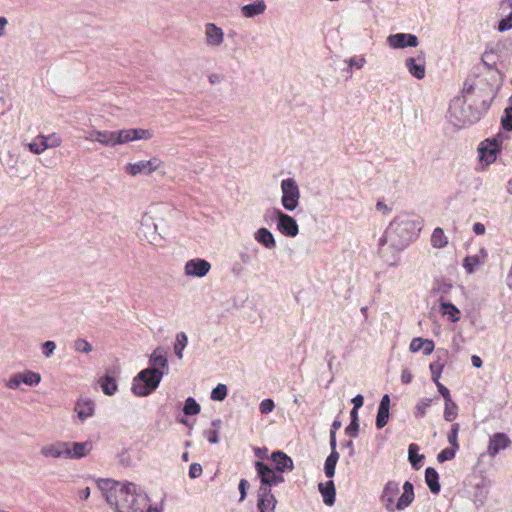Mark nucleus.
Here are the masks:
<instances>
[{"label":"nucleus","instance_id":"f257e3e1","mask_svg":"<svg viewBox=\"0 0 512 512\" xmlns=\"http://www.w3.org/2000/svg\"><path fill=\"white\" fill-rule=\"evenodd\" d=\"M106 500L117 512H144L146 509V497L135 492L134 484L115 485L106 494Z\"/></svg>","mask_w":512,"mask_h":512},{"label":"nucleus","instance_id":"f03ea898","mask_svg":"<svg viewBox=\"0 0 512 512\" xmlns=\"http://www.w3.org/2000/svg\"><path fill=\"white\" fill-rule=\"evenodd\" d=\"M152 131L148 129H122L119 131L108 130H90L85 136V140L89 142H98L106 147H114L135 140L151 139Z\"/></svg>","mask_w":512,"mask_h":512},{"label":"nucleus","instance_id":"7ed1b4c3","mask_svg":"<svg viewBox=\"0 0 512 512\" xmlns=\"http://www.w3.org/2000/svg\"><path fill=\"white\" fill-rule=\"evenodd\" d=\"M163 375V371L147 369L140 371L133 380V393L139 397L148 396L159 386Z\"/></svg>","mask_w":512,"mask_h":512},{"label":"nucleus","instance_id":"20e7f679","mask_svg":"<svg viewBox=\"0 0 512 512\" xmlns=\"http://www.w3.org/2000/svg\"><path fill=\"white\" fill-rule=\"evenodd\" d=\"M282 189V205L286 210L293 211L299 203L300 191L292 178L284 179L281 183Z\"/></svg>","mask_w":512,"mask_h":512},{"label":"nucleus","instance_id":"39448f33","mask_svg":"<svg viewBox=\"0 0 512 512\" xmlns=\"http://www.w3.org/2000/svg\"><path fill=\"white\" fill-rule=\"evenodd\" d=\"M255 469L257 475L261 480L260 487H266L271 489L272 486L284 482V478L280 473H277L275 470H273L270 466H268L262 461H256Z\"/></svg>","mask_w":512,"mask_h":512},{"label":"nucleus","instance_id":"423d86ee","mask_svg":"<svg viewBox=\"0 0 512 512\" xmlns=\"http://www.w3.org/2000/svg\"><path fill=\"white\" fill-rule=\"evenodd\" d=\"M161 165L162 161L157 157H153L150 160H141L136 163H129L126 166V172L131 176H136L141 173L151 174Z\"/></svg>","mask_w":512,"mask_h":512},{"label":"nucleus","instance_id":"0eeeda50","mask_svg":"<svg viewBox=\"0 0 512 512\" xmlns=\"http://www.w3.org/2000/svg\"><path fill=\"white\" fill-rule=\"evenodd\" d=\"M277 500L270 488L259 487L257 492L258 512H275Z\"/></svg>","mask_w":512,"mask_h":512},{"label":"nucleus","instance_id":"6e6552de","mask_svg":"<svg viewBox=\"0 0 512 512\" xmlns=\"http://www.w3.org/2000/svg\"><path fill=\"white\" fill-rule=\"evenodd\" d=\"M500 151L499 143L494 140H485L480 144L479 157L481 161H484L487 165L493 163L496 160L497 154Z\"/></svg>","mask_w":512,"mask_h":512},{"label":"nucleus","instance_id":"1a4fd4ad","mask_svg":"<svg viewBox=\"0 0 512 512\" xmlns=\"http://www.w3.org/2000/svg\"><path fill=\"white\" fill-rule=\"evenodd\" d=\"M211 269V264L200 258L191 259L186 262L185 274L193 277H204Z\"/></svg>","mask_w":512,"mask_h":512},{"label":"nucleus","instance_id":"9d476101","mask_svg":"<svg viewBox=\"0 0 512 512\" xmlns=\"http://www.w3.org/2000/svg\"><path fill=\"white\" fill-rule=\"evenodd\" d=\"M510 445L511 440L505 433H495L489 439L487 453L489 456L495 457L501 450L508 448Z\"/></svg>","mask_w":512,"mask_h":512},{"label":"nucleus","instance_id":"9b49d317","mask_svg":"<svg viewBox=\"0 0 512 512\" xmlns=\"http://www.w3.org/2000/svg\"><path fill=\"white\" fill-rule=\"evenodd\" d=\"M278 216V229L284 235L295 237L298 234V225L295 219L280 210L276 211Z\"/></svg>","mask_w":512,"mask_h":512},{"label":"nucleus","instance_id":"f8f14e48","mask_svg":"<svg viewBox=\"0 0 512 512\" xmlns=\"http://www.w3.org/2000/svg\"><path fill=\"white\" fill-rule=\"evenodd\" d=\"M390 47L395 49L405 47H416L418 45V38L413 34L397 33L390 35L387 38Z\"/></svg>","mask_w":512,"mask_h":512},{"label":"nucleus","instance_id":"ddd939ff","mask_svg":"<svg viewBox=\"0 0 512 512\" xmlns=\"http://www.w3.org/2000/svg\"><path fill=\"white\" fill-rule=\"evenodd\" d=\"M69 454L67 442H54L41 448V455L46 458H67Z\"/></svg>","mask_w":512,"mask_h":512},{"label":"nucleus","instance_id":"4468645a","mask_svg":"<svg viewBox=\"0 0 512 512\" xmlns=\"http://www.w3.org/2000/svg\"><path fill=\"white\" fill-rule=\"evenodd\" d=\"M399 483L396 481H388L381 494V501L384 503L388 511H394L395 499L399 494Z\"/></svg>","mask_w":512,"mask_h":512},{"label":"nucleus","instance_id":"2eb2a0df","mask_svg":"<svg viewBox=\"0 0 512 512\" xmlns=\"http://www.w3.org/2000/svg\"><path fill=\"white\" fill-rule=\"evenodd\" d=\"M425 64V57L422 54L418 55L417 57L407 58L405 60V67L409 73L417 79H423L425 77Z\"/></svg>","mask_w":512,"mask_h":512},{"label":"nucleus","instance_id":"dca6fc26","mask_svg":"<svg viewBox=\"0 0 512 512\" xmlns=\"http://www.w3.org/2000/svg\"><path fill=\"white\" fill-rule=\"evenodd\" d=\"M74 411L80 420L84 421L95 413V402L87 397H80L75 403Z\"/></svg>","mask_w":512,"mask_h":512},{"label":"nucleus","instance_id":"f3484780","mask_svg":"<svg viewBox=\"0 0 512 512\" xmlns=\"http://www.w3.org/2000/svg\"><path fill=\"white\" fill-rule=\"evenodd\" d=\"M69 454L67 458L78 459L86 456L92 450V442H67Z\"/></svg>","mask_w":512,"mask_h":512},{"label":"nucleus","instance_id":"a211bd4d","mask_svg":"<svg viewBox=\"0 0 512 512\" xmlns=\"http://www.w3.org/2000/svg\"><path fill=\"white\" fill-rule=\"evenodd\" d=\"M206 43L210 46H219L224 40V33L221 28L213 23L205 26Z\"/></svg>","mask_w":512,"mask_h":512},{"label":"nucleus","instance_id":"6ab92c4d","mask_svg":"<svg viewBox=\"0 0 512 512\" xmlns=\"http://www.w3.org/2000/svg\"><path fill=\"white\" fill-rule=\"evenodd\" d=\"M414 497L415 494L413 484L409 481H406L403 485V493L394 505V510H404L413 502Z\"/></svg>","mask_w":512,"mask_h":512},{"label":"nucleus","instance_id":"aec40b11","mask_svg":"<svg viewBox=\"0 0 512 512\" xmlns=\"http://www.w3.org/2000/svg\"><path fill=\"white\" fill-rule=\"evenodd\" d=\"M271 459L274 462V464L276 465V469L278 472L293 470V461L284 452H281V451L273 452L271 455Z\"/></svg>","mask_w":512,"mask_h":512},{"label":"nucleus","instance_id":"412c9836","mask_svg":"<svg viewBox=\"0 0 512 512\" xmlns=\"http://www.w3.org/2000/svg\"><path fill=\"white\" fill-rule=\"evenodd\" d=\"M434 348L435 344L433 340L423 339L421 337L412 339L409 346L411 352L416 353L422 350L424 355H430L434 351Z\"/></svg>","mask_w":512,"mask_h":512},{"label":"nucleus","instance_id":"4be33fe9","mask_svg":"<svg viewBox=\"0 0 512 512\" xmlns=\"http://www.w3.org/2000/svg\"><path fill=\"white\" fill-rule=\"evenodd\" d=\"M255 240L267 249H274L276 241L273 234L267 228H260L255 233Z\"/></svg>","mask_w":512,"mask_h":512},{"label":"nucleus","instance_id":"5701e85b","mask_svg":"<svg viewBox=\"0 0 512 512\" xmlns=\"http://www.w3.org/2000/svg\"><path fill=\"white\" fill-rule=\"evenodd\" d=\"M266 9V4L263 0H256L254 3L244 5L241 8L242 14L247 17L251 18L256 15L262 14Z\"/></svg>","mask_w":512,"mask_h":512},{"label":"nucleus","instance_id":"b1692460","mask_svg":"<svg viewBox=\"0 0 512 512\" xmlns=\"http://www.w3.org/2000/svg\"><path fill=\"white\" fill-rule=\"evenodd\" d=\"M425 481H426V484L429 487L430 491L433 494L439 493V491H440L439 474L434 468L428 467L426 469Z\"/></svg>","mask_w":512,"mask_h":512},{"label":"nucleus","instance_id":"393cba45","mask_svg":"<svg viewBox=\"0 0 512 512\" xmlns=\"http://www.w3.org/2000/svg\"><path fill=\"white\" fill-rule=\"evenodd\" d=\"M319 490L323 496V502L326 505H333L335 502V486L333 481H328L325 484H319Z\"/></svg>","mask_w":512,"mask_h":512},{"label":"nucleus","instance_id":"a878e982","mask_svg":"<svg viewBox=\"0 0 512 512\" xmlns=\"http://www.w3.org/2000/svg\"><path fill=\"white\" fill-rule=\"evenodd\" d=\"M151 368H146L147 370H156V371H162L163 369L167 368L168 361L165 355L159 353L157 350H155L149 360Z\"/></svg>","mask_w":512,"mask_h":512},{"label":"nucleus","instance_id":"bb28decb","mask_svg":"<svg viewBox=\"0 0 512 512\" xmlns=\"http://www.w3.org/2000/svg\"><path fill=\"white\" fill-rule=\"evenodd\" d=\"M448 244V238L444 233V230L440 227H437L433 230L431 235V245L434 248L442 249L446 247Z\"/></svg>","mask_w":512,"mask_h":512},{"label":"nucleus","instance_id":"cd10ccee","mask_svg":"<svg viewBox=\"0 0 512 512\" xmlns=\"http://www.w3.org/2000/svg\"><path fill=\"white\" fill-rule=\"evenodd\" d=\"M29 151L35 155L42 154L48 149V143L44 142L41 135H37L30 143L27 144Z\"/></svg>","mask_w":512,"mask_h":512},{"label":"nucleus","instance_id":"c85d7f7f","mask_svg":"<svg viewBox=\"0 0 512 512\" xmlns=\"http://www.w3.org/2000/svg\"><path fill=\"white\" fill-rule=\"evenodd\" d=\"M339 460V453L334 452L330 453V455L325 460L324 470L325 474L328 478H332L335 475L336 464Z\"/></svg>","mask_w":512,"mask_h":512},{"label":"nucleus","instance_id":"c756f323","mask_svg":"<svg viewBox=\"0 0 512 512\" xmlns=\"http://www.w3.org/2000/svg\"><path fill=\"white\" fill-rule=\"evenodd\" d=\"M99 383L103 392L108 396H112L117 391V384L113 377L105 376L100 379Z\"/></svg>","mask_w":512,"mask_h":512},{"label":"nucleus","instance_id":"7c9ffc66","mask_svg":"<svg viewBox=\"0 0 512 512\" xmlns=\"http://www.w3.org/2000/svg\"><path fill=\"white\" fill-rule=\"evenodd\" d=\"M458 407L456 403L452 400L445 401V409H444V419L448 422H452L456 419Z\"/></svg>","mask_w":512,"mask_h":512},{"label":"nucleus","instance_id":"2f4dec72","mask_svg":"<svg viewBox=\"0 0 512 512\" xmlns=\"http://www.w3.org/2000/svg\"><path fill=\"white\" fill-rule=\"evenodd\" d=\"M441 311L444 315H449L450 320L452 322H457L459 320V309L453 305L452 303H442Z\"/></svg>","mask_w":512,"mask_h":512},{"label":"nucleus","instance_id":"473e14b6","mask_svg":"<svg viewBox=\"0 0 512 512\" xmlns=\"http://www.w3.org/2000/svg\"><path fill=\"white\" fill-rule=\"evenodd\" d=\"M187 343H188V339H187L186 334L184 332L178 333L176 336V343L174 345V351L179 359H181L183 357L182 352L185 349Z\"/></svg>","mask_w":512,"mask_h":512},{"label":"nucleus","instance_id":"72a5a7b5","mask_svg":"<svg viewBox=\"0 0 512 512\" xmlns=\"http://www.w3.org/2000/svg\"><path fill=\"white\" fill-rule=\"evenodd\" d=\"M419 447L417 444H410L408 448L409 461L414 468H418L417 464L421 462L424 458L423 455L418 454Z\"/></svg>","mask_w":512,"mask_h":512},{"label":"nucleus","instance_id":"f704fd0d","mask_svg":"<svg viewBox=\"0 0 512 512\" xmlns=\"http://www.w3.org/2000/svg\"><path fill=\"white\" fill-rule=\"evenodd\" d=\"M186 415H197L200 412V405L191 397L187 398L183 408Z\"/></svg>","mask_w":512,"mask_h":512},{"label":"nucleus","instance_id":"c9c22d12","mask_svg":"<svg viewBox=\"0 0 512 512\" xmlns=\"http://www.w3.org/2000/svg\"><path fill=\"white\" fill-rule=\"evenodd\" d=\"M41 138L44 140V142L48 143V148H57L60 147L62 144V138L55 132L44 135L40 134Z\"/></svg>","mask_w":512,"mask_h":512},{"label":"nucleus","instance_id":"e433bc0d","mask_svg":"<svg viewBox=\"0 0 512 512\" xmlns=\"http://www.w3.org/2000/svg\"><path fill=\"white\" fill-rule=\"evenodd\" d=\"M480 264L479 257L476 255L467 256L463 261V267L468 274H471L475 271L476 267Z\"/></svg>","mask_w":512,"mask_h":512},{"label":"nucleus","instance_id":"4c0bfd02","mask_svg":"<svg viewBox=\"0 0 512 512\" xmlns=\"http://www.w3.org/2000/svg\"><path fill=\"white\" fill-rule=\"evenodd\" d=\"M22 374V381L23 383L29 385V386H34V385H37L40 383L41 381V376L40 374L38 373H35V372H32V371H26L24 373H21Z\"/></svg>","mask_w":512,"mask_h":512},{"label":"nucleus","instance_id":"58836bf2","mask_svg":"<svg viewBox=\"0 0 512 512\" xmlns=\"http://www.w3.org/2000/svg\"><path fill=\"white\" fill-rule=\"evenodd\" d=\"M227 396V387L224 384H218L211 392V399L214 401H223Z\"/></svg>","mask_w":512,"mask_h":512},{"label":"nucleus","instance_id":"ea45409f","mask_svg":"<svg viewBox=\"0 0 512 512\" xmlns=\"http://www.w3.org/2000/svg\"><path fill=\"white\" fill-rule=\"evenodd\" d=\"M432 403V399L424 398L418 401V403L415 406V416L416 417H423L426 415V410L428 407H430Z\"/></svg>","mask_w":512,"mask_h":512},{"label":"nucleus","instance_id":"a19ab883","mask_svg":"<svg viewBox=\"0 0 512 512\" xmlns=\"http://www.w3.org/2000/svg\"><path fill=\"white\" fill-rule=\"evenodd\" d=\"M389 420V410L378 408L376 417V427L378 429L383 428Z\"/></svg>","mask_w":512,"mask_h":512},{"label":"nucleus","instance_id":"79ce46f5","mask_svg":"<svg viewBox=\"0 0 512 512\" xmlns=\"http://www.w3.org/2000/svg\"><path fill=\"white\" fill-rule=\"evenodd\" d=\"M501 123L505 130L512 131V107H508L504 110Z\"/></svg>","mask_w":512,"mask_h":512},{"label":"nucleus","instance_id":"37998d69","mask_svg":"<svg viewBox=\"0 0 512 512\" xmlns=\"http://www.w3.org/2000/svg\"><path fill=\"white\" fill-rule=\"evenodd\" d=\"M443 368H444V364L439 361H436V362H433L430 364V371H431L432 379L434 382L439 381V379L441 377V373L443 371Z\"/></svg>","mask_w":512,"mask_h":512},{"label":"nucleus","instance_id":"c03bdc74","mask_svg":"<svg viewBox=\"0 0 512 512\" xmlns=\"http://www.w3.org/2000/svg\"><path fill=\"white\" fill-rule=\"evenodd\" d=\"M456 452L457 450L453 448H445L437 455V460L441 463L452 460L455 457Z\"/></svg>","mask_w":512,"mask_h":512},{"label":"nucleus","instance_id":"a18cd8bd","mask_svg":"<svg viewBox=\"0 0 512 512\" xmlns=\"http://www.w3.org/2000/svg\"><path fill=\"white\" fill-rule=\"evenodd\" d=\"M74 348L78 352L89 353L92 351L91 344L85 339H77L74 343Z\"/></svg>","mask_w":512,"mask_h":512},{"label":"nucleus","instance_id":"49530a36","mask_svg":"<svg viewBox=\"0 0 512 512\" xmlns=\"http://www.w3.org/2000/svg\"><path fill=\"white\" fill-rule=\"evenodd\" d=\"M275 405L273 400L271 399H264L261 401L259 405V410L262 414H268L273 411Z\"/></svg>","mask_w":512,"mask_h":512},{"label":"nucleus","instance_id":"de8ad7c7","mask_svg":"<svg viewBox=\"0 0 512 512\" xmlns=\"http://www.w3.org/2000/svg\"><path fill=\"white\" fill-rule=\"evenodd\" d=\"M510 29H512V11L507 17L503 18L498 25V30L500 32H504Z\"/></svg>","mask_w":512,"mask_h":512},{"label":"nucleus","instance_id":"09e8293b","mask_svg":"<svg viewBox=\"0 0 512 512\" xmlns=\"http://www.w3.org/2000/svg\"><path fill=\"white\" fill-rule=\"evenodd\" d=\"M202 466L199 463H192L189 467V477L196 479L202 475Z\"/></svg>","mask_w":512,"mask_h":512},{"label":"nucleus","instance_id":"8fccbe9b","mask_svg":"<svg viewBox=\"0 0 512 512\" xmlns=\"http://www.w3.org/2000/svg\"><path fill=\"white\" fill-rule=\"evenodd\" d=\"M395 225V232L401 233L404 230H407L409 227L413 226V222L410 220H402L400 222H394L392 226Z\"/></svg>","mask_w":512,"mask_h":512},{"label":"nucleus","instance_id":"3c124183","mask_svg":"<svg viewBox=\"0 0 512 512\" xmlns=\"http://www.w3.org/2000/svg\"><path fill=\"white\" fill-rule=\"evenodd\" d=\"M22 374L17 373L13 375L7 382V387L10 389H16L21 383H23Z\"/></svg>","mask_w":512,"mask_h":512},{"label":"nucleus","instance_id":"603ef678","mask_svg":"<svg viewBox=\"0 0 512 512\" xmlns=\"http://www.w3.org/2000/svg\"><path fill=\"white\" fill-rule=\"evenodd\" d=\"M359 424L356 421H351L350 424L346 427L345 432L348 436L355 438L358 435Z\"/></svg>","mask_w":512,"mask_h":512},{"label":"nucleus","instance_id":"864d4df0","mask_svg":"<svg viewBox=\"0 0 512 512\" xmlns=\"http://www.w3.org/2000/svg\"><path fill=\"white\" fill-rule=\"evenodd\" d=\"M249 484H248V481L246 479H241L240 482H239V491H240V499L239 501L242 502L244 501V499L246 498V495H247V488H248Z\"/></svg>","mask_w":512,"mask_h":512},{"label":"nucleus","instance_id":"5fc2aeb1","mask_svg":"<svg viewBox=\"0 0 512 512\" xmlns=\"http://www.w3.org/2000/svg\"><path fill=\"white\" fill-rule=\"evenodd\" d=\"M437 388H438V391L440 392V394L443 396L444 400H449V399H452L451 398V395H450V391L447 387H445L440 381H437L435 382Z\"/></svg>","mask_w":512,"mask_h":512},{"label":"nucleus","instance_id":"6e6d98bb","mask_svg":"<svg viewBox=\"0 0 512 512\" xmlns=\"http://www.w3.org/2000/svg\"><path fill=\"white\" fill-rule=\"evenodd\" d=\"M56 348V345L53 341H46L44 344H43V353L46 357H50V355L53 353V351L55 350Z\"/></svg>","mask_w":512,"mask_h":512},{"label":"nucleus","instance_id":"4d7b16f0","mask_svg":"<svg viewBox=\"0 0 512 512\" xmlns=\"http://www.w3.org/2000/svg\"><path fill=\"white\" fill-rule=\"evenodd\" d=\"M365 63L366 60L364 57H353L349 60V65L352 67H356L357 69H361Z\"/></svg>","mask_w":512,"mask_h":512},{"label":"nucleus","instance_id":"13d9d810","mask_svg":"<svg viewBox=\"0 0 512 512\" xmlns=\"http://www.w3.org/2000/svg\"><path fill=\"white\" fill-rule=\"evenodd\" d=\"M77 495L81 500H87L90 496V488L82 487L77 489Z\"/></svg>","mask_w":512,"mask_h":512},{"label":"nucleus","instance_id":"bf43d9fd","mask_svg":"<svg viewBox=\"0 0 512 512\" xmlns=\"http://www.w3.org/2000/svg\"><path fill=\"white\" fill-rule=\"evenodd\" d=\"M448 442L450 443L453 449L459 450L458 434L449 433Z\"/></svg>","mask_w":512,"mask_h":512},{"label":"nucleus","instance_id":"052dcab7","mask_svg":"<svg viewBox=\"0 0 512 512\" xmlns=\"http://www.w3.org/2000/svg\"><path fill=\"white\" fill-rule=\"evenodd\" d=\"M413 379V375L411 374V372L407 369L403 370L402 371V374H401V381L404 383V384H409Z\"/></svg>","mask_w":512,"mask_h":512},{"label":"nucleus","instance_id":"680f3d73","mask_svg":"<svg viewBox=\"0 0 512 512\" xmlns=\"http://www.w3.org/2000/svg\"><path fill=\"white\" fill-rule=\"evenodd\" d=\"M353 408L359 409L363 406L364 398L362 395L358 394L352 399Z\"/></svg>","mask_w":512,"mask_h":512},{"label":"nucleus","instance_id":"e2e57ef3","mask_svg":"<svg viewBox=\"0 0 512 512\" xmlns=\"http://www.w3.org/2000/svg\"><path fill=\"white\" fill-rule=\"evenodd\" d=\"M485 230H486V228H485L484 224H482L480 222H477L473 225V231L477 235H483L485 233Z\"/></svg>","mask_w":512,"mask_h":512},{"label":"nucleus","instance_id":"0e129e2a","mask_svg":"<svg viewBox=\"0 0 512 512\" xmlns=\"http://www.w3.org/2000/svg\"><path fill=\"white\" fill-rule=\"evenodd\" d=\"M336 446H337V443H336L335 430H331V432H330V447H331V453L337 452V450H336Z\"/></svg>","mask_w":512,"mask_h":512},{"label":"nucleus","instance_id":"69168bd1","mask_svg":"<svg viewBox=\"0 0 512 512\" xmlns=\"http://www.w3.org/2000/svg\"><path fill=\"white\" fill-rule=\"evenodd\" d=\"M389 406H390V398H389V395L385 394L380 401L379 408L389 410Z\"/></svg>","mask_w":512,"mask_h":512},{"label":"nucleus","instance_id":"338daca9","mask_svg":"<svg viewBox=\"0 0 512 512\" xmlns=\"http://www.w3.org/2000/svg\"><path fill=\"white\" fill-rule=\"evenodd\" d=\"M376 208L378 211L383 212V214H388L391 211V209L382 201L377 202Z\"/></svg>","mask_w":512,"mask_h":512},{"label":"nucleus","instance_id":"774afa93","mask_svg":"<svg viewBox=\"0 0 512 512\" xmlns=\"http://www.w3.org/2000/svg\"><path fill=\"white\" fill-rule=\"evenodd\" d=\"M471 362L475 368H480V367H482V364H483L482 359L477 355H473L471 357Z\"/></svg>","mask_w":512,"mask_h":512}]
</instances>
